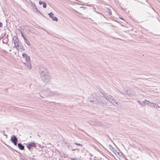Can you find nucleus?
Masks as SVG:
<instances>
[{"instance_id":"obj_1","label":"nucleus","mask_w":160,"mask_h":160,"mask_svg":"<svg viewBox=\"0 0 160 160\" xmlns=\"http://www.w3.org/2000/svg\"><path fill=\"white\" fill-rule=\"evenodd\" d=\"M39 72L41 78L43 82L46 84L49 83L51 77L48 69L46 68H40Z\"/></svg>"},{"instance_id":"obj_2","label":"nucleus","mask_w":160,"mask_h":160,"mask_svg":"<svg viewBox=\"0 0 160 160\" xmlns=\"http://www.w3.org/2000/svg\"><path fill=\"white\" fill-rule=\"evenodd\" d=\"M105 98L108 101L110 102L112 104L114 105V106H118V102H116L115 100H113V98L111 95H106L104 96Z\"/></svg>"},{"instance_id":"obj_3","label":"nucleus","mask_w":160,"mask_h":160,"mask_svg":"<svg viewBox=\"0 0 160 160\" xmlns=\"http://www.w3.org/2000/svg\"><path fill=\"white\" fill-rule=\"evenodd\" d=\"M13 48H16L18 51L21 52H22L25 50L24 47L20 42L15 44Z\"/></svg>"},{"instance_id":"obj_4","label":"nucleus","mask_w":160,"mask_h":160,"mask_svg":"<svg viewBox=\"0 0 160 160\" xmlns=\"http://www.w3.org/2000/svg\"><path fill=\"white\" fill-rule=\"evenodd\" d=\"M11 140L12 142L13 143L15 146L17 145L18 140L15 136L13 135L11 137Z\"/></svg>"},{"instance_id":"obj_5","label":"nucleus","mask_w":160,"mask_h":160,"mask_svg":"<svg viewBox=\"0 0 160 160\" xmlns=\"http://www.w3.org/2000/svg\"><path fill=\"white\" fill-rule=\"evenodd\" d=\"M23 64L27 67L29 69H31L32 66L30 61H25V62H23Z\"/></svg>"},{"instance_id":"obj_6","label":"nucleus","mask_w":160,"mask_h":160,"mask_svg":"<svg viewBox=\"0 0 160 160\" xmlns=\"http://www.w3.org/2000/svg\"><path fill=\"white\" fill-rule=\"evenodd\" d=\"M27 148H28L29 150H30L31 148L32 147H34L35 148H36V144L34 142H33L29 143L27 144Z\"/></svg>"},{"instance_id":"obj_7","label":"nucleus","mask_w":160,"mask_h":160,"mask_svg":"<svg viewBox=\"0 0 160 160\" xmlns=\"http://www.w3.org/2000/svg\"><path fill=\"white\" fill-rule=\"evenodd\" d=\"M48 15L49 17L52 19L53 21H58V19L56 17L53 16V14L52 12H51L49 13Z\"/></svg>"},{"instance_id":"obj_8","label":"nucleus","mask_w":160,"mask_h":160,"mask_svg":"<svg viewBox=\"0 0 160 160\" xmlns=\"http://www.w3.org/2000/svg\"><path fill=\"white\" fill-rule=\"evenodd\" d=\"M150 106L151 107H153L156 108H159V106L157 103H155L153 102H152L151 105H150Z\"/></svg>"},{"instance_id":"obj_9","label":"nucleus","mask_w":160,"mask_h":160,"mask_svg":"<svg viewBox=\"0 0 160 160\" xmlns=\"http://www.w3.org/2000/svg\"><path fill=\"white\" fill-rule=\"evenodd\" d=\"M18 146L19 149L21 150H23L24 149V147L21 143H19L18 144Z\"/></svg>"},{"instance_id":"obj_10","label":"nucleus","mask_w":160,"mask_h":160,"mask_svg":"<svg viewBox=\"0 0 160 160\" xmlns=\"http://www.w3.org/2000/svg\"><path fill=\"white\" fill-rule=\"evenodd\" d=\"M142 102L144 104H147L149 106L152 103V102H150L147 100H145L144 101H143Z\"/></svg>"},{"instance_id":"obj_11","label":"nucleus","mask_w":160,"mask_h":160,"mask_svg":"<svg viewBox=\"0 0 160 160\" xmlns=\"http://www.w3.org/2000/svg\"><path fill=\"white\" fill-rule=\"evenodd\" d=\"M25 42L27 44L28 46H30L31 45V43L28 40L27 38H24V39Z\"/></svg>"},{"instance_id":"obj_12","label":"nucleus","mask_w":160,"mask_h":160,"mask_svg":"<svg viewBox=\"0 0 160 160\" xmlns=\"http://www.w3.org/2000/svg\"><path fill=\"white\" fill-rule=\"evenodd\" d=\"M19 42H20V41H19L18 39L16 38L15 39H13V43L14 45H15V44H17L19 43Z\"/></svg>"},{"instance_id":"obj_13","label":"nucleus","mask_w":160,"mask_h":160,"mask_svg":"<svg viewBox=\"0 0 160 160\" xmlns=\"http://www.w3.org/2000/svg\"><path fill=\"white\" fill-rule=\"evenodd\" d=\"M25 59L26 61H30V57L28 56L27 57L24 58Z\"/></svg>"},{"instance_id":"obj_14","label":"nucleus","mask_w":160,"mask_h":160,"mask_svg":"<svg viewBox=\"0 0 160 160\" xmlns=\"http://www.w3.org/2000/svg\"><path fill=\"white\" fill-rule=\"evenodd\" d=\"M56 94V93H55L53 92H50V94L49 95L52 96V95H55Z\"/></svg>"},{"instance_id":"obj_15","label":"nucleus","mask_w":160,"mask_h":160,"mask_svg":"<svg viewBox=\"0 0 160 160\" xmlns=\"http://www.w3.org/2000/svg\"><path fill=\"white\" fill-rule=\"evenodd\" d=\"M27 56H28V55L25 53H22V56L24 58H25V57H26Z\"/></svg>"},{"instance_id":"obj_16","label":"nucleus","mask_w":160,"mask_h":160,"mask_svg":"<svg viewBox=\"0 0 160 160\" xmlns=\"http://www.w3.org/2000/svg\"><path fill=\"white\" fill-rule=\"evenodd\" d=\"M137 102H138V103L139 104L141 105V106L142 107V106H143V104L140 101L138 100V101H137Z\"/></svg>"},{"instance_id":"obj_17","label":"nucleus","mask_w":160,"mask_h":160,"mask_svg":"<svg viewBox=\"0 0 160 160\" xmlns=\"http://www.w3.org/2000/svg\"><path fill=\"white\" fill-rule=\"evenodd\" d=\"M46 7H47L46 3L45 2H44V3L43 4V7L44 8H46Z\"/></svg>"},{"instance_id":"obj_18","label":"nucleus","mask_w":160,"mask_h":160,"mask_svg":"<svg viewBox=\"0 0 160 160\" xmlns=\"http://www.w3.org/2000/svg\"><path fill=\"white\" fill-rule=\"evenodd\" d=\"M21 34L23 38L24 39V38H26L24 36L23 32H21Z\"/></svg>"},{"instance_id":"obj_19","label":"nucleus","mask_w":160,"mask_h":160,"mask_svg":"<svg viewBox=\"0 0 160 160\" xmlns=\"http://www.w3.org/2000/svg\"><path fill=\"white\" fill-rule=\"evenodd\" d=\"M44 2H42V1H40L39 2V5H41L42 4H43L44 3Z\"/></svg>"},{"instance_id":"obj_20","label":"nucleus","mask_w":160,"mask_h":160,"mask_svg":"<svg viewBox=\"0 0 160 160\" xmlns=\"http://www.w3.org/2000/svg\"><path fill=\"white\" fill-rule=\"evenodd\" d=\"M75 144L78 146H82V145L80 143H75Z\"/></svg>"},{"instance_id":"obj_21","label":"nucleus","mask_w":160,"mask_h":160,"mask_svg":"<svg viewBox=\"0 0 160 160\" xmlns=\"http://www.w3.org/2000/svg\"><path fill=\"white\" fill-rule=\"evenodd\" d=\"M2 22H0V28L2 27Z\"/></svg>"},{"instance_id":"obj_22","label":"nucleus","mask_w":160,"mask_h":160,"mask_svg":"<svg viewBox=\"0 0 160 160\" xmlns=\"http://www.w3.org/2000/svg\"><path fill=\"white\" fill-rule=\"evenodd\" d=\"M71 160H77L76 158H72Z\"/></svg>"},{"instance_id":"obj_23","label":"nucleus","mask_w":160,"mask_h":160,"mask_svg":"<svg viewBox=\"0 0 160 160\" xmlns=\"http://www.w3.org/2000/svg\"><path fill=\"white\" fill-rule=\"evenodd\" d=\"M82 18H85V17H82Z\"/></svg>"},{"instance_id":"obj_24","label":"nucleus","mask_w":160,"mask_h":160,"mask_svg":"<svg viewBox=\"0 0 160 160\" xmlns=\"http://www.w3.org/2000/svg\"><path fill=\"white\" fill-rule=\"evenodd\" d=\"M110 14H111V12H110Z\"/></svg>"},{"instance_id":"obj_25","label":"nucleus","mask_w":160,"mask_h":160,"mask_svg":"<svg viewBox=\"0 0 160 160\" xmlns=\"http://www.w3.org/2000/svg\"><path fill=\"white\" fill-rule=\"evenodd\" d=\"M36 9L37 10H38V9H37V8H36Z\"/></svg>"},{"instance_id":"obj_26","label":"nucleus","mask_w":160,"mask_h":160,"mask_svg":"<svg viewBox=\"0 0 160 160\" xmlns=\"http://www.w3.org/2000/svg\"><path fill=\"white\" fill-rule=\"evenodd\" d=\"M124 160H126V159L125 158H124Z\"/></svg>"}]
</instances>
